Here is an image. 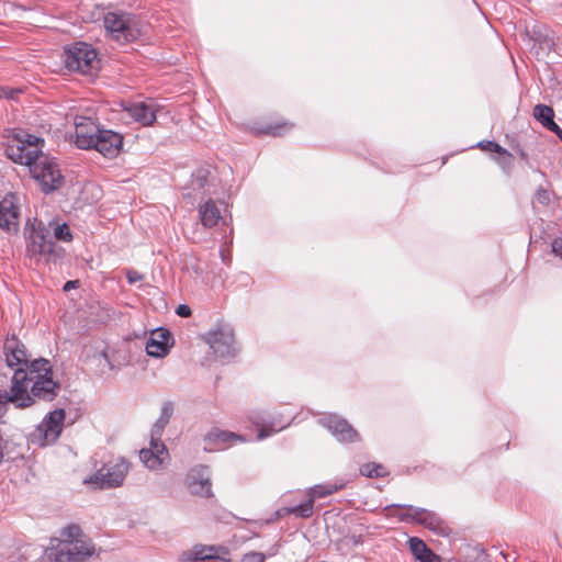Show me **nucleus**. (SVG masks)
Listing matches in <instances>:
<instances>
[{"label":"nucleus","mask_w":562,"mask_h":562,"mask_svg":"<svg viewBox=\"0 0 562 562\" xmlns=\"http://www.w3.org/2000/svg\"><path fill=\"white\" fill-rule=\"evenodd\" d=\"M43 146V138L20 130L7 145L5 155L13 162L27 166L43 192L49 193L61 187L64 177L57 162L42 151Z\"/></svg>","instance_id":"1"},{"label":"nucleus","mask_w":562,"mask_h":562,"mask_svg":"<svg viewBox=\"0 0 562 562\" xmlns=\"http://www.w3.org/2000/svg\"><path fill=\"white\" fill-rule=\"evenodd\" d=\"M59 384L53 380V370L47 359L40 358L31 364V372L19 369L13 373L11 394L0 392V417L10 403L16 407L31 406L35 398L52 401L57 395Z\"/></svg>","instance_id":"2"},{"label":"nucleus","mask_w":562,"mask_h":562,"mask_svg":"<svg viewBox=\"0 0 562 562\" xmlns=\"http://www.w3.org/2000/svg\"><path fill=\"white\" fill-rule=\"evenodd\" d=\"M103 23L111 37L120 43L134 42L142 33L139 21L130 13L108 12Z\"/></svg>","instance_id":"3"},{"label":"nucleus","mask_w":562,"mask_h":562,"mask_svg":"<svg viewBox=\"0 0 562 562\" xmlns=\"http://www.w3.org/2000/svg\"><path fill=\"white\" fill-rule=\"evenodd\" d=\"M130 463L124 458L109 461L86 479L85 484L100 490L119 487L123 484Z\"/></svg>","instance_id":"4"},{"label":"nucleus","mask_w":562,"mask_h":562,"mask_svg":"<svg viewBox=\"0 0 562 562\" xmlns=\"http://www.w3.org/2000/svg\"><path fill=\"white\" fill-rule=\"evenodd\" d=\"M65 65L70 71L93 75L98 70L97 52L90 44L75 43L66 49Z\"/></svg>","instance_id":"5"},{"label":"nucleus","mask_w":562,"mask_h":562,"mask_svg":"<svg viewBox=\"0 0 562 562\" xmlns=\"http://www.w3.org/2000/svg\"><path fill=\"white\" fill-rule=\"evenodd\" d=\"M257 425L259 426V424ZM272 424H260V428H257V434L254 437V439L261 440L270 436L272 432L280 431L283 429V427L273 429L269 427ZM204 439L209 443V447H205V450H222L234 445L236 441L252 440L251 437H246L245 435H238L232 431H224L220 429H213L205 436Z\"/></svg>","instance_id":"6"},{"label":"nucleus","mask_w":562,"mask_h":562,"mask_svg":"<svg viewBox=\"0 0 562 562\" xmlns=\"http://www.w3.org/2000/svg\"><path fill=\"white\" fill-rule=\"evenodd\" d=\"M164 424H154L150 431V442L148 448L139 451V459L144 465L150 470H158L169 458V452L161 441Z\"/></svg>","instance_id":"7"},{"label":"nucleus","mask_w":562,"mask_h":562,"mask_svg":"<svg viewBox=\"0 0 562 562\" xmlns=\"http://www.w3.org/2000/svg\"><path fill=\"white\" fill-rule=\"evenodd\" d=\"M27 252L31 257H45L46 260L55 255V243L50 229L46 228L42 222H35L31 226Z\"/></svg>","instance_id":"8"},{"label":"nucleus","mask_w":562,"mask_h":562,"mask_svg":"<svg viewBox=\"0 0 562 562\" xmlns=\"http://www.w3.org/2000/svg\"><path fill=\"white\" fill-rule=\"evenodd\" d=\"M229 549L225 546L195 544L192 549L183 551L180 555L181 562H229Z\"/></svg>","instance_id":"9"},{"label":"nucleus","mask_w":562,"mask_h":562,"mask_svg":"<svg viewBox=\"0 0 562 562\" xmlns=\"http://www.w3.org/2000/svg\"><path fill=\"white\" fill-rule=\"evenodd\" d=\"M204 339L216 357L229 358L235 356L234 333L228 326H218L210 330Z\"/></svg>","instance_id":"10"},{"label":"nucleus","mask_w":562,"mask_h":562,"mask_svg":"<svg viewBox=\"0 0 562 562\" xmlns=\"http://www.w3.org/2000/svg\"><path fill=\"white\" fill-rule=\"evenodd\" d=\"M3 353L7 366L11 369L16 367L14 372L19 369H23L25 372L30 373L31 364L37 360L30 361L25 346L15 336L5 339Z\"/></svg>","instance_id":"11"},{"label":"nucleus","mask_w":562,"mask_h":562,"mask_svg":"<svg viewBox=\"0 0 562 562\" xmlns=\"http://www.w3.org/2000/svg\"><path fill=\"white\" fill-rule=\"evenodd\" d=\"M186 483L188 490L193 495L206 498L214 496L207 465L199 464L193 467L187 474Z\"/></svg>","instance_id":"12"},{"label":"nucleus","mask_w":562,"mask_h":562,"mask_svg":"<svg viewBox=\"0 0 562 562\" xmlns=\"http://www.w3.org/2000/svg\"><path fill=\"white\" fill-rule=\"evenodd\" d=\"M19 223V196L15 193H8L0 202V227L8 233H16Z\"/></svg>","instance_id":"13"},{"label":"nucleus","mask_w":562,"mask_h":562,"mask_svg":"<svg viewBox=\"0 0 562 562\" xmlns=\"http://www.w3.org/2000/svg\"><path fill=\"white\" fill-rule=\"evenodd\" d=\"M93 553L94 546L89 539H86L60 543L57 557L60 562H83Z\"/></svg>","instance_id":"14"},{"label":"nucleus","mask_w":562,"mask_h":562,"mask_svg":"<svg viewBox=\"0 0 562 562\" xmlns=\"http://www.w3.org/2000/svg\"><path fill=\"white\" fill-rule=\"evenodd\" d=\"M100 126L90 117L77 116L75 119V144L80 149H92Z\"/></svg>","instance_id":"15"},{"label":"nucleus","mask_w":562,"mask_h":562,"mask_svg":"<svg viewBox=\"0 0 562 562\" xmlns=\"http://www.w3.org/2000/svg\"><path fill=\"white\" fill-rule=\"evenodd\" d=\"M123 146V136L111 130L101 128L98 133L92 149L98 150L108 158H114L119 155Z\"/></svg>","instance_id":"16"},{"label":"nucleus","mask_w":562,"mask_h":562,"mask_svg":"<svg viewBox=\"0 0 562 562\" xmlns=\"http://www.w3.org/2000/svg\"><path fill=\"white\" fill-rule=\"evenodd\" d=\"M173 346V338L168 329L158 328L151 331L146 342V352L154 358H162L168 355Z\"/></svg>","instance_id":"17"},{"label":"nucleus","mask_w":562,"mask_h":562,"mask_svg":"<svg viewBox=\"0 0 562 562\" xmlns=\"http://www.w3.org/2000/svg\"><path fill=\"white\" fill-rule=\"evenodd\" d=\"M63 426L64 424H38L30 434L29 440L38 447L52 445L59 438Z\"/></svg>","instance_id":"18"},{"label":"nucleus","mask_w":562,"mask_h":562,"mask_svg":"<svg viewBox=\"0 0 562 562\" xmlns=\"http://www.w3.org/2000/svg\"><path fill=\"white\" fill-rule=\"evenodd\" d=\"M415 522L440 536L449 533V527L436 513L419 508L415 510Z\"/></svg>","instance_id":"19"},{"label":"nucleus","mask_w":562,"mask_h":562,"mask_svg":"<svg viewBox=\"0 0 562 562\" xmlns=\"http://www.w3.org/2000/svg\"><path fill=\"white\" fill-rule=\"evenodd\" d=\"M128 114L144 126L153 125L156 121V106L146 102L132 103L127 109Z\"/></svg>","instance_id":"20"},{"label":"nucleus","mask_w":562,"mask_h":562,"mask_svg":"<svg viewBox=\"0 0 562 562\" xmlns=\"http://www.w3.org/2000/svg\"><path fill=\"white\" fill-rule=\"evenodd\" d=\"M535 119L542 124L543 127L561 136V128L554 122V111L551 106L546 104H537L533 108Z\"/></svg>","instance_id":"21"},{"label":"nucleus","mask_w":562,"mask_h":562,"mask_svg":"<svg viewBox=\"0 0 562 562\" xmlns=\"http://www.w3.org/2000/svg\"><path fill=\"white\" fill-rule=\"evenodd\" d=\"M328 430L341 443H352L360 440L359 432L351 424H327Z\"/></svg>","instance_id":"22"},{"label":"nucleus","mask_w":562,"mask_h":562,"mask_svg":"<svg viewBox=\"0 0 562 562\" xmlns=\"http://www.w3.org/2000/svg\"><path fill=\"white\" fill-rule=\"evenodd\" d=\"M199 215L202 225L209 228L215 226L221 218V212L215 202L211 199L200 205Z\"/></svg>","instance_id":"23"},{"label":"nucleus","mask_w":562,"mask_h":562,"mask_svg":"<svg viewBox=\"0 0 562 562\" xmlns=\"http://www.w3.org/2000/svg\"><path fill=\"white\" fill-rule=\"evenodd\" d=\"M293 126L294 124L282 120L276 123H269L266 125H261L259 127H255L254 132L257 135H270L273 137H279L289 133L293 128Z\"/></svg>","instance_id":"24"},{"label":"nucleus","mask_w":562,"mask_h":562,"mask_svg":"<svg viewBox=\"0 0 562 562\" xmlns=\"http://www.w3.org/2000/svg\"><path fill=\"white\" fill-rule=\"evenodd\" d=\"M514 156L507 149L501 148L495 157L496 164L506 172L509 173L514 167Z\"/></svg>","instance_id":"25"},{"label":"nucleus","mask_w":562,"mask_h":562,"mask_svg":"<svg viewBox=\"0 0 562 562\" xmlns=\"http://www.w3.org/2000/svg\"><path fill=\"white\" fill-rule=\"evenodd\" d=\"M313 509L314 499L310 498L300 505L289 508V512L302 518H310L313 515Z\"/></svg>","instance_id":"26"},{"label":"nucleus","mask_w":562,"mask_h":562,"mask_svg":"<svg viewBox=\"0 0 562 562\" xmlns=\"http://www.w3.org/2000/svg\"><path fill=\"white\" fill-rule=\"evenodd\" d=\"M61 543H65V541H79V540H86V537L82 535V531L79 526L77 525H70L66 527L61 531Z\"/></svg>","instance_id":"27"},{"label":"nucleus","mask_w":562,"mask_h":562,"mask_svg":"<svg viewBox=\"0 0 562 562\" xmlns=\"http://www.w3.org/2000/svg\"><path fill=\"white\" fill-rule=\"evenodd\" d=\"M398 513L395 515L398 517L402 521H413L415 522V510H418V507H414L411 505H396L394 506Z\"/></svg>","instance_id":"28"},{"label":"nucleus","mask_w":562,"mask_h":562,"mask_svg":"<svg viewBox=\"0 0 562 562\" xmlns=\"http://www.w3.org/2000/svg\"><path fill=\"white\" fill-rule=\"evenodd\" d=\"M409 549L416 559H422V555L429 551L426 543L416 537L409 539Z\"/></svg>","instance_id":"29"},{"label":"nucleus","mask_w":562,"mask_h":562,"mask_svg":"<svg viewBox=\"0 0 562 562\" xmlns=\"http://www.w3.org/2000/svg\"><path fill=\"white\" fill-rule=\"evenodd\" d=\"M52 237L61 241H70L72 238L70 228L67 224H56Z\"/></svg>","instance_id":"30"},{"label":"nucleus","mask_w":562,"mask_h":562,"mask_svg":"<svg viewBox=\"0 0 562 562\" xmlns=\"http://www.w3.org/2000/svg\"><path fill=\"white\" fill-rule=\"evenodd\" d=\"M360 471L368 477H382L385 474L384 467L374 463L364 464Z\"/></svg>","instance_id":"31"},{"label":"nucleus","mask_w":562,"mask_h":562,"mask_svg":"<svg viewBox=\"0 0 562 562\" xmlns=\"http://www.w3.org/2000/svg\"><path fill=\"white\" fill-rule=\"evenodd\" d=\"M173 412L175 404L172 402H165L157 422H169L173 417Z\"/></svg>","instance_id":"32"},{"label":"nucleus","mask_w":562,"mask_h":562,"mask_svg":"<svg viewBox=\"0 0 562 562\" xmlns=\"http://www.w3.org/2000/svg\"><path fill=\"white\" fill-rule=\"evenodd\" d=\"M266 554L258 551H250L241 557V562H265Z\"/></svg>","instance_id":"33"},{"label":"nucleus","mask_w":562,"mask_h":562,"mask_svg":"<svg viewBox=\"0 0 562 562\" xmlns=\"http://www.w3.org/2000/svg\"><path fill=\"white\" fill-rule=\"evenodd\" d=\"M65 419V411L64 409H55L47 413L42 422H64Z\"/></svg>","instance_id":"34"},{"label":"nucleus","mask_w":562,"mask_h":562,"mask_svg":"<svg viewBox=\"0 0 562 562\" xmlns=\"http://www.w3.org/2000/svg\"><path fill=\"white\" fill-rule=\"evenodd\" d=\"M477 147L485 151H491L497 154L501 150L502 146L492 140H482L477 144Z\"/></svg>","instance_id":"35"},{"label":"nucleus","mask_w":562,"mask_h":562,"mask_svg":"<svg viewBox=\"0 0 562 562\" xmlns=\"http://www.w3.org/2000/svg\"><path fill=\"white\" fill-rule=\"evenodd\" d=\"M21 90H14L9 87H0V99H14L18 93H20Z\"/></svg>","instance_id":"36"},{"label":"nucleus","mask_w":562,"mask_h":562,"mask_svg":"<svg viewBox=\"0 0 562 562\" xmlns=\"http://www.w3.org/2000/svg\"><path fill=\"white\" fill-rule=\"evenodd\" d=\"M317 488H318L317 495L319 497H325V496L330 495V494L335 493L336 491H338V487L335 485L317 486Z\"/></svg>","instance_id":"37"},{"label":"nucleus","mask_w":562,"mask_h":562,"mask_svg":"<svg viewBox=\"0 0 562 562\" xmlns=\"http://www.w3.org/2000/svg\"><path fill=\"white\" fill-rule=\"evenodd\" d=\"M419 562H441V558L434 553L430 549L427 553L422 555V559H417Z\"/></svg>","instance_id":"38"},{"label":"nucleus","mask_w":562,"mask_h":562,"mask_svg":"<svg viewBox=\"0 0 562 562\" xmlns=\"http://www.w3.org/2000/svg\"><path fill=\"white\" fill-rule=\"evenodd\" d=\"M536 198H537L538 202L541 204H548L550 201V194L544 189H539L536 193Z\"/></svg>","instance_id":"39"},{"label":"nucleus","mask_w":562,"mask_h":562,"mask_svg":"<svg viewBox=\"0 0 562 562\" xmlns=\"http://www.w3.org/2000/svg\"><path fill=\"white\" fill-rule=\"evenodd\" d=\"M552 252L562 258V238H555L552 241Z\"/></svg>","instance_id":"40"},{"label":"nucleus","mask_w":562,"mask_h":562,"mask_svg":"<svg viewBox=\"0 0 562 562\" xmlns=\"http://www.w3.org/2000/svg\"><path fill=\"white\" fill-rule=\"evenodd\" d=\"M177 315L181 317H190L192 312L189 305L180 304L176 310Z\"/></svg>","instance_id":"41"},{"label":"nucleus","mask_w":562,"mask_h":562,"mask_svg":"<svg viewBox=\"0 0 562 562\" xmlns=\"http://www.w3.org/2000/svg\"><path fill=\"white\" fill-rule=\"evenodd\" d=\"M346 540H347L348 543H351L352 546L361 544L362 541H363L361 535L348 536V537H346Z\"/></svg>","instance_id":"42"},{"label":"nucleus","mask_w":562,"mask_h":562,"mask_svg":"<svg viewBox=\"0 0 562 562\" xmlns=\"http://www.w3.org/2000/svg\"><path fill=\"white\" fill-rule=\"evenodd\" d=\"M127 279L130 283H135L142 279L140 274L136 271H130L127 273Z\"/></svg>","instance_id":"43"},{"label":"nucleus","mask_w":562,"mask_h":562,"mask_svg":"<svg viewBox=\"0 0 562 562\" xmlns=\"http://www.w3.org/2000/svg\"><path fill=\"white\" fill-rule=\"evenodd\" d=\"M79 281L76 280V281H67L64 285V291H69L70 289H75L77 288Z\"/></svg>","instance_id":"44"},{"label":"nucleus","mask_w":562,"mask_h":562,"mask_svg":"<svg viewBox=\"0 0 562 562\" xmlns=\"http://www.w3.org/2000/svg\"><path fill=\"white\" fill-rule=\"evenodd\" d=\"M520 156H521V158H526L527 157V155L524 151H520Z\"/></svg>","instance_id":"45"}]
</instances>
